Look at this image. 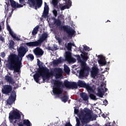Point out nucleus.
<instances>
[{
    "mask_svg": "<svg viewBox=\"0 0 126 126\" xmlns=\"http://www.w3.org/2000/svg\"><path fill=\"white\" fill-rule=\"evenodd\" d=\"M6 4H7V8H6V6L5 5V10H6V11H8V7L10 6V5L9 4H7V3H6Z\"/></svg>",
    "mask_w": 126,
    "mask_h": 126,
    "instance_id": "49530a36",
    "label": "nucleus"
},
{
    "mask_svg": "<svg viewBox=\"0 0 126 126\" xmlns=\"http://www.w3.org/2000/svg\"><path fill=\"white\" fill-rule=\"evenodd\" d=\"M54 87L53 88V93L54 95L59 96L61 94H63V89L61 87H63V85L66 88H77V84L76 82H70L67 80H65L64 81V84H63V82H61L59 80H55L54 83Z\"/></svg>",
    "mask_w": 126,
    "mask_h": 126,
    "instance_id": "f03ea898",
    "label": "nucleus"
},
{
    "mask_svg": "<svg viewBox=\"0 0 126 126\" xmlns=\"http://www.w3.org/2000/svg\"><path fill=\"white\" fill-rule=\"evenodd\" d=\"M81 57L83 62H87V61L88 60V57L84 56L83 54H81Z\"/></svg>",
    "mask_w": 126,
    "mask_h": 126,
    "instance_id": "f704fd0d",
    "label": "nucleus"
},
{
    "mask_svg": "<svg viewBox=\"0 0 126 126\" xmlns=\"http://www.w3.org/2000/svg\"><path fill=\"white\" fill-rule=\"evenodd\" d=\"M58 3H59V1H58V0H52V4H53L54 6L55 7H56V8L59 9V6H58Z\"/></svg>",
    "mask_w": 126,
    "mask_h": 126,
    "instance_id": "c756f323",
    "label": "nucleus"
},
{
    "mask_svg": "<svg viewBox=\"0 0 126 126\" xmlns=\"http://www.w3.org/2000/svg\"><path fill=\"white\" fill-rule=\"evenodd\" d=\"M104 93H105V91L103 88H97V93L96 94L97 96L100 97V98H103Z\"/></svg>",
    "mask_w": 126,
    "mask_h": 126,
    "instance_id": "dca6fc26",
    "label": "nucleus"
},
{
    "mask_svg": "<svg viewBox=\"0 0 126 126\" xmlns=\"http://www.w3.org/2000/svg\"><path fill=\"white\" fill-rule=\"evenodd\" d=\"M103 105L107 106L108 105V101L106 99L103 100Z\"/></svg>",
    "mask_w": 126,
    "mask_h": 126,
    "instance_id": "de8ad7c7",
    "label": "nucleus"
},
{
    "mask_svg": "<svg viewBox=\"0 0 126 126\" xmlns=\"http://www.w3.org/2000/svg\"><path fill=\"white\" fill-rule=\"evenodd\" d=\"M10 45L11 48H13V46H14V41H13V40H10Z\"/></svg>",
    "mask_w": 126,
    "mask_h": 126,
    "instance_id": "ea45409f",
    "label": "nucleus"
},
{
    "mask_svg": "<svg viewBox=\"0 0 126 126\" xmlns=\"http://www.w3.org/2000/svg\"><path fill=\"white\" fill-rule=\"evenodd\" d=\"M26 58L28 59V60H31V61H33L34 60V55H33V54H32L31 53L29 54L26 56Z\"/></svg>",
    "mask_w": 126,
    "mask_h": 126,
    "instance_id": "c85d7f7f",
    "label": "nucleus"
},
{
    "mask_svg": "<svg viewBox=\"0 0 126 126\" xmlns=\"http://www.w3.org/2000/svg\"><path fill=\"white\" fill-rule=\"evenodd\" d=\"M57 41H58V43H59V44H61V43H62V39H61V38L60 37H57L56 38Z\"/></svg>",
    "mask_w": 126,
    "mask_h": 126,
    "instance_id": "09e8293b",
    "label": "nucleus"
},
{
    "mask_svg": "<svg viewBox=\"0 0 126 126\" xmlns=\"http://www.w3.org/2000/svg\"><path fill=\"white\" fill-rule=\"evenodd\" d=\"M19 0V2L20 3H21V4H23V6L24 5H25V4H24V3L25 2V0Z\"/></svg>",
    "mask_w": 126,
    "mask_h": 126,
    "instance_id": "c03bdc74",
    "label": "nucleus"
},
{
    "mask_svg": "<svg viewBox=\"0 0 126 126\" xmlns=\"http://www.w3.org/2000/svg\"><path fill=\"white\" fill-rule=\"evenodd\" d=\"M82 53L83 56L84 57H88V53H87V52H85L83 51L82 52Z\"/></svg>",
    "mask_w": 126,
    "mask_h": 126,
    "instance_id": "a18cd8bd",
    "label": "nucleus"
},
{
    "mask_svg": "<svg viewBox=\"0 0 126 126\" xmlns=\"http://www.w3.org/2000/svg\"><path fill=\"white\" fill-rule=\"evenodd\" d=\"M1 30H2V29L1 28V25L0 23V32H1Z\"/></svg>",
    "mask_w": 126,
    "mask_h": 126,
    "instance_id": "680f3d73",
    "label": "nucleus"
},
{
    "mask_svg": "<svg viewBox=\"0 0 126 126\" xmlns=\"http://www.w3.org/2000/svg\"><path fill=\"white\" fill-rule=\"evenodd\" d=\"M71 58V53L69 51H67L65 52V59L66 61H69V59Z\"/></svg>",
    "mask_w": 126,
    "mask_h": 126,
    "instance_id": "bb28decb",
    "label": "nucleus"
},
{
    "mask_svg": "<svg viewBox=\"0 0 126 126\" xmlns=\"http://www.w3.org/2000/svg\"><path fill=\"white\" fill-rule=\"evenodd\" d=\"M53 48H54L53 50H55V51H56V50H58V46H57V45H56V44H54V45H53Z\"/></svg>",
    "mask_w": 126,
    "mask_h": 126,
    "instance_id": "5fc2aeb1",
    "label": "nucleus"
},
{
    "mask_svg": "<svg viewBox=\"0 0 126 126\" xmlns=\"http://www.w3.org/2000/svg\"><path fill=\"white\" fill-rule=\"evenodd\" d=\"M4 40V38H3V37L2 36H0V40L2 41V42H3V40Z\"/></svg>",
    "mask_w": 126,
    "mask_h": 126,
    "instance_id": "4d7b16f0",
    "label": "nucleus"
},
{
    "mask_svg": "<svg viewBox=\"0 0 126 126\" xmlns=\"http://www.w3.org/2000/svg\"><path fill=\"white\" fill-rule=\"evenodd\" d=\"M98 74V68L94 67L92 71L91 72V76L93 78H95L97 75Z\"/></svg>",
    "mask_w": 126,
    "mask_h": 126,
    "instance_id": "aec40b11",
    "label": "nucleus"
},
{
    "mask_svg": "<svg viewBox=\"0 0 126 126\" xmlns=\"http://www.w3.org/2000/svg\"><path fill=\"white\" fill-rule=\"evenodd\" d=\"M5 79L6 82H8V83L11 84L12 85H13V84L15 83V82H14L13 79L8 75L5 76Z\"/></svg>",
    "mask_w": 126,
    "mask_h": 126,
    "instance_id": "a211bd4d",
    "label": "nucleus"
},
{
    "mask_svg": "<svg viewBox=\"0 0 126 126\" xmlns=\"http://www.w3.org/2000/svg\"><path fill=\"white\" fill-rule=\"evenodd\" d=\"M98 63L99 64H101V65H106V64H107V62H106V59L104 58H100V59L98 61Z\"/></svg>",
    "mask_w": 126,
    "mask_h": 126,
    "instance_id": "a878e982",
    "label": "nucleus"
},
{
    "mask_svg": "<svg viewBox=\"0 0 126 126\" xmlns=\"http://www.w3.org/2000/svg\"><path fill=\"white\" fill-rule=\"evenodd\" d=\"M28 4L34 6L35 9L40 8L43 4V0H28Z\"/></svg>",
    "mask_w": 126,
    "mask_h": 126,
    "instance_id": "6e6552de",
    "label": "nucleus"
},
{
    "mask_svg": "<svg viewBox=\"0 0 126 126\" xmlns=\"http://www.w3.org/2000/svg\"><path fill=\"white\" fill-rule=\"evenodd\" d=\"M48 14H49V6L47 2H44V11L43 13V16L44 18H46L48 16Z\"/></svg>",
    "mask_w": 126,
    "mask_h": 126,
    "instance_id": "4468645a",
    "label": "nucleus"
},
{
    "mask_svg": "<svg viewBox=\"0 0 126 126\" xmlns=\"http://www.w3.org/2000/svg\"><path fill=\"white\" fill-rule=\"evenodd\" d=\"M53 13L55 16V17H57V15H58V11H57V10L54 9L53 11Z\"/></svg>",
    "mask_w": 126,
    "mask_h": 126,
    "instance_id": "a19ab883",
    "label": "nucleus"
},
{
    "mask_svg": "<svg viewBox=\"0 0 126 126\" xmlns=\"http://www.w3.org/2000/svg\"><path fill=\"white\" fill-rule=\"evenodd\" d=\"M1 23H2V24H4V21H2V22H1Z\"/></svg>",
    "mask_w": 126,
    "mask_h": 126,
    "instance_id": "774afa93",
    "label": "nucleus"
},
{
    "mask_svg": "<svg viewBox=\"0 0 126 126\" xmlns=\"http://www.w3.org/2000/svg\"><path fill=\"white\" fill-rule=\"evenodd\" d=\"M64 71L65 73H67V74H68L69 72H70V69L67 65H66L64 67Z\"/></svg>",
    "mask_w": 126,
    "mask_h": 126,
    "instance_id": "7c9ffc66",
    "label": "nucleus"
},
{
    "mask_svg": "<svg viewBox=\"0 0 126 126\" xmlns=\"http://www.w3.org/2000/svg\"><path fill=\"white\" fill-rule=\"evenodd\" d=\"M102 117H105V114H102Z\"/></svg>",
    "mask_w": 126,
    "mask_h": 126,
    "instance_id": "338daca9",
    "label": "nucleus"
},
{
    "mask_svg": "<svg viewBox=\"0 0 126 126\" xmlns=\"http://www.w3.org/2000/svg\"><path fill=\"white\" fill-rule=\"evenodd\" d=\"M73 46H74V44H73ZM72 48V43H68L67 46V50L68 51H71V49Z\"/></svg>",
    "mask_w": 126,
    "mask_h": 126,
    "instance_id": "473e14b6",
    "label": "nucleus"
},
{
    "mask_svg": "<svg viewBox=\"0 0 126 126\" xmlns=\"http://www.w3.org/2000/svg\"><path fill=\"white\" fill-rule=\"evenodd\" d=\"M22 125L23 126H32V124H31V122H30V121L28 119L24 120Z\"/></svg>",
    "mask_w": 126,
    "mask_h": 126,
    "instance_id": "393cba45",
    "label": "nucleus"
},
{
    "mask_svg": "<svg viewBox=\"0 0 126 126\" xmlns=\"http://www.w3.org/2000/svg\"><path fill=\"white\" fill-rule=\"evenodd\" d=\"M19 126H23V124H22V123H20L19 124Z\"/></svg>",
    "mask_w": 126,
    "mask_h": 126,
    "instance_id": "052dcab7",
    "label": "nucleus"
},
{
    "mask_svg": "<svg viewBox=\"0 0 126 126\" xmlns=\"http://www.w3.org/2000/svg\"><path fill=\"white\" fill-rule=\"evenodd\" d=\"M21 118V116L20 115V113L17 111H13L9 113V119L10 121H13V120H20Z\"/></svg>",
    "mask_w": 126,
    "mask_h": 126,
    "instance_id": "1a4fd4ad",
    "label": "nucleus"
},
{
    "mask_svg": "<svg viewBox=\"0 0 126 126\" xmlns=\"http://www.w3.org/2000/svg\"><path fill=\"white\" fill-rule=\"evenodd\" d=\"M12 91V87L10 85H5L3 86V88L2 89V93L3 94H6L7 95L11 93Z\"/></svg>",
    "mask_w": 126,
    "mask_h": 126,
    "instance_id": "f8f14e48",
    "label": "nucleus"
},
{
    "mask_svg": "<svg viewBox=\"0 0 126 126\" xmlns=\"http://www.w3.org/2000/svg\"><path fill=\"white\" fill-rule=\"evenodd\" d=\"M81 63V65L82 67H88V66H86V61H82V60L80 62Z\"/></svg>",
    "mask_w": 126,
    "mask_h": 126,
    "instance_id": "2f4dec72",
    "label": "nucleus"
},
{
    "mask_svg": "<svg viewBox=\"0 0 126 126\" xmlns=\"http://www.w3.org/2000/svg\"><path fill=\"white\" fill-rule=\"evenodd\" d=\"M74 113L76 114V115H77V114H78L79 112V110L78 109H74Z\"/></svg>",
    "mask_w": 126,
    "mask_h": 126,
    "instance_id": "864d4df0",
    "label": "nucleus"
},
{
    "mask_svg": "<svg viewBox=\"0 0 126 126\" xmlns=\"http://www.w3.org/2000/svg\"><path fill=\"white\" fill-rule=\"evenodd\" d=\"M68 8H69V7L68 6V5L62 6L61 7L62 10H64V9H68Z\"/></svg>",
    "mask_w": 126,
    "mask_h": 126,
    "instance_id": "4c0bfd02",
    "label": "nucleus"
},
{
    "mask_svg": "<svg viewBox=\"0 0 126 126\" xmlns=\"http://www.w3.org/2000/svg\"><path fill=\"white\" fill-rule=\"evenodd\" d=\"M87 85V84H86V82L84 81L79 80L78 82V86H79V87L85 88Z\"/></svg>",
    "mask_w": 126,
    "mask_h": 126,
    "instance_id": "412c9836",
    "label": "nucleus"
},
{
    "mask_svg": "<svg viewBox=\"0 0 126 126\" xmlns=\"http://www.w3.org/2000/svg\"><path fill=\"white\" fill-rule=\"evenodd\" d=\"M90 98L92 99V100H97V98H96V95H95L93 94H90Z\"/></svg>",
    "mask_w": 126,
    "mask_h": 126,
    "instance_id": "72a5a7b5",
    "label": "nucleus"
},
{
    "mask_svg": "<svg viewBox=\"0 0 126 126\" xmlns=\"http://www.w3.org/2000/svg\"><path fill=\"white\" fill-rule=\"evenodd\" d=\"M69 5H70L71 4V1H70V0H68V1H67Z\"/></svg>",
    "mask_w": 126,
    "mask_h": 126,
    "instance_id": "bf43d9fd",
    "label": "nucleus"
},
{
    "mask_svg": "<svg viewBox=\"0 0 126 126\" xmlns=\"http://www.w3.org/2000/svg\"><path fill=\"white\" fill-rule=\"evenodd\" d=\"M33 52L36 58H41L44 55V51L40 47H36Z\"/></svg>",
    "mask_w": 126,
    "mask_h": 126,
    "instance_id": "ddd939ff",
    "label": "nucleus"
},
{
    "mask_svg": "<svg viewBox=\"0 0 126 126\" xmlns=\"http://www.w3.org/2000/svg\"><path fill=\"white\" fill-rule=\"evenodd\" d=\"M15 100H16V93L15 91H13L7 100V104L8 105H12L13 102H15Z\"/></svg>",
    "mask_w": 126,
    "mask_h": 126,
    "instance_id": "9b49d317",
    "label": "nucleus"
},
{
    "mask_svg": "<svg viewBox=\"0 0 126 126\" xmlns=\"http://www.w3.org/2000/svg\"><path fill=\"white\" fill-rule=\"evenodd\" d=\"M76 124L75 126H80V120L77 117H76Z\"/></svg>",
    "mask_w": 126,
    "mask_h": 126,
    "instance_id": "e433bc0d",
    "label": "nucleus"
},
{
    "mask_svg": "<svg viewBox=\"0 0 126 126\" xmlns=\"http://www.w3.org/2000/svg\"><path fill=\"white\" fill-rule=\"evenodd\" d=\"M107 90H108V89H107V88H105V90H104L105 93L106 92H107Z\"/></svg>",
    "mask_w": 126,
    "mask_h": 126,
    "instance_id": "e2e57ef3",
    "label": "nucleus"
},
{
    "mask_svg": "<svg viewBox=\"0 0 126 126\" xmlns=\"http://www.w3.org/2000/svg\"><path fill=\"white\" fill-rule=\"evenodd\" d=\"M17 51L18 55L15 54H11L8 56V67L10 70H14L15 72H19L22 65L23 57L28 52V47L21 46L17 49Z\"/></svg>",
    "mask_w": 126,
    "mask_h": 126,
    "instance_id": "f257e3e1",
    "label": "nucleus"
},
{
    "mask_svg": "<svg viewBox=\"0 0 126 126\" xmlns=\"http://www.w3.org/2000/svg\"><path fill=\"white\" fill-rule=\"evenodd\" d=\"M53 64H55V65H58L60 63H59V61H58V60H54L53 62Z\"/></svg>",
    "mask_w": 126,
    "mask_h": 126,
    "instance_id": "37998d69",
    "label": "nucleus"
},
{
    "mask_svg": "<svg viewBox=\"0 0 126 126\" xmlns=\"http://www.w3.org/2000/svg\"><path fill=\"white\" fill-rule=\"evenodd\" d=\"M88 70H89V67H82L79 71V78L82 79L85 76H88V74H89Z\"/></svg>",
    "mask_w": 126,
    "mask_h": 126,
    "instance_id": "9d476101",
    "label": "nucleus"
},
{
    "mask_svg": "<svg viewBox=\"0 0 126 126\" xmlns=\"http://www.w3.org/2000/svg\"><path fill=\"white\" fill-rule=\"evenodd\" d=\"M63 69L61 68H54L50 70L48 69V72L46 73L45 76H43V82L45 83L46 79H49L51 76H55L56 78H60L63 76Z\"/></svg>",
    "mask_w": 126,
    "mask_h": 126,
    "instance_id": "20e7f679",
    "label": "nucleus"
},
{
    "mask_svg": "<svg viewBox=\"0 0 126 126\" xmlns=\"http://www.w3.org/2000/svg\"><path fill=\"white\" fill-rule=\"evenodd\" d=\"M85 88H86L88 92L90 93H94V90H93V88L90 86V85H89V84H87Z\"/></svg>",
    "mask_w": 126,
    "mask_h": 126,
    "instance_id": "4be33fe9",
    "label": "nucleus"
},
{
    "mask_svg": "<svg viewBox=\"0 0 126 126\" xmlns=\"http://www.w3.org/2000/svg\"><path fill=\"white\" fill-rule=\"evenodd\" d=\"M76 58H77V61L79 63H80L82 60H81V57L79 55H76Z\"/></svg>",
    "mask_w": 126,
    "mask_h": 126,
    "instance_id": "58836bf2",
    "label": "nucleus"
},
{
    "mask_svg": "<svg viewBox=\"0 0 126 126\" xmlns=\"http://www.w3.org/2000/svg\"><path fill=\"white\" fill-rule=\"evenodd\" d=\"M10 3L11 6H12L13 8H20L21 7H23V5L16 3V2H15L14 0L10 2Z\"/></svg>",
    "mask_w": 126,
    "mask_h": 126,
    "instance_id": "f3484780",
    "label": "nucleus"
},
{
    "mask_svg": "<svg viewBox=\"0 0 126 126\" xmlns=\"http://www.w3.org/2000/svg\"><path fill=\"white\" fill-rule=\"evenodd\" d=\"M79 120L82 124L81 125V126H84L85 125L88 124L90 121H93L91 110L87 108H85L83 111L81 112Z\"/></svg>",
    "mask_w": 126,
    "mask_h": 126,
    "instance_id": "7ed1b4c3",
    "label": "nucleus"
},
{
    "mask_svg": "<svg viewBox=\"0 0 126 126\" xmlns=\"http://www.w3.org/2000/svg\"><path fill=\"white\" fill-rule=\"evenodd\" d=\"M79 51H80V52L82 53L83 52V51H84V49H82V47H79Z\"/></svg>",
    "mask_w": 126,
    "mask_h": 126,
    "instance_id": "13d9d810",
    "label": "nucleus"
},
{
    "mask_svg": "<svg viewBox=\"0 0 126 126\" xmlns=\"http://www.w3.org/2000/svg\"><path fill=\"white\" fill-rule=\"evenodd\" d=\"M1 58H4L5 57V53L4 52L1 53Z\"/></svg>",
    "mask_w": 126,
    "mask_h": 126,
    "instance_id": "3c124183",
    "label": "nucleus"
},
{
    "mask_svg": "<svg viewBox=\"0 0 126 126\" xmlns=\"http://www.w3.org/2000/svg\"><path fill=\"white\" fill-rule=\"evenodd\" d=\"M7 30L8 31L10 35L11 36V37H12V38H13L15 40H19L18 37L16 36V34L13 33V32L12 31V30H11V28H10V27H9V26H7Z\"/></svg>",
    "mask_w": 126,
    "mask_h": 126,
    "instance_id": "2eb2a0df",
    "label": "nucleus"
},
{
    "mask_svg": "<svg viewBox=\"0 0 126 126\" xmlns=\"http://www.w3.org/2000/svg\"><path fill=\"white\" fill-rule=\"evenodd\" d=\"M50 27L51 28L53 27V25H50Z\"/></svg>",
    "mask_w": 126,
    "mask_h": 126,
    "instance_id": "69168bd1",
    "label": "nucleus"
},
{
    "mask_svg": "<svg viewBox=\"0 0 126 126\" xmlns=\"http://www.w3.org/2000/svg\"><path fill=\"white\" fill-rule=\"evenodd\" d=\"M48 36H49V35L47 33H43L39 37V39L37 40V41L27 42L26 45L28 47H39L42 45V43H43L44 41H46L47 39H48Z\"/></svg>",
    "mask_w": 126,
    "mask_h": 126,
    "instance_id": "423d86ee",
    "label": "nucleus"
},
{
    "mask_svg": "<svg viewBox=\"0 0 126 126\" xmlns=\"http://www.w3.org/2000/svg\"><path fill=\"white\" fill-rule=\"evenodd\" d=\"M48 49L49 51H54V48H52V47L48 46Z\"/></svg>",
    "mask_w": 126,
    "mask_h": 126,
    "instance_id": "6e6d98bb",
    "label": "nucleus"
},
{
    "mask_svg": "<svg viewBox=\"0 0 126 126\" xmlns=\"http://www.w3.org/2000/svg\"><path fill=\"white\" fill-rule=\"evenodd\" d=\"M53 19L54 20V24H55L56 26L58 27L61 26V25H62V22L61 21V20L57 19L55 17H53Z\"/></svg>",
    "mask_w": 126,
    "mask_h": 126,
    "instance_id": "5701e85b",
    "label": "nucleus"
},
{
    "mask_svg": "<svg viewBox=\"0 0 126 126\" xmlns=\"http://www.w3.org/2000/svg\"><path fill=\"white\" fill-rule=\"evenodd\" d=\"M65 126H72L71 124H70V122L66 123L65 124Z\"/></svg>",
    "mask_w": 126,
    "mask_h": 126,
    "instance_id": "603ef678",
    "label": "nucleus"
},
{
    "mask_svg": "<svg viewBox=\"0 0 126 126\" xmlns=\"http://www.w3.org/2000/svg\"><path fill=\"white\" fill-rule=\"evenodd\" d=\"M84 51H90V48H89L88 46H84L83 48Z\"/></svg>",
    "mask_w": 126,
    "mask_h": 126,
    "instance_id": "79ce46f5",
    "label": "nucleus"
},
{
    "mask_svg": "<svg viewBox=\"0 0 126 126\" xmlns=\"http://www.w3.org/2000/svg\"><path fill=\"white\" fill-rule=\"evenodd\" d=\"M67 62H68L69 63H75V62H76V59H75V58L71 57L69 60H68Z\"/></svg>",
    "mask_w": 126,
    "mask_h": 126,
    "instance_id": "c9c22d12",
    "label": "nucleus"
},
{
    "mask_svg": "<svg viewBox=\"0 0 126 126\" xmlns=\"http://www.w3.org/2000/svg\"><path fill=\"white\" fill-rule=\"evenodd\" d=\"M80 96L83 100V101H88L89 97L86 93H81L80 94Z\"/></svg>",
    "mask_w": 126,
    "mask_h": 126,
    "instance_id": "6ab92c4d",
    "label": "nucleus"
},
{
    "mask_svg": "<svg viewBox=\"0 0 126 126\" xmlns=\"http://www.w3.org/2000/svg\"><path fill=\"white\" fill-rule=\"evenodd\" d=\"M57 61H58V63H63V61L62 60V57L59 58L58 60H57Z\"/></svg>",
    "mask_w": 126,
    "mask_h": 126,
    "instance_id": "8fccbe9b",
    "label": "nucleus"
},
{
    "mask_svg": "<svg viewBox=\"0 0 126 126\" xmlns=\"http://www.w3.org/2000/svg\"><path fill=\"white\" fill-rule=\"evenodd\" d=\"M37 65L41 72H38L33 76L34 80L37 83L39 82V78H40L41 76L43 79V76H46V74L49 72V69L47 67H43V63L41 62L39 59H37Z\"/></svg>",
    "mask_w": 126,
    "mask_h": 126,
    "instance_id": "39448f33",
    "label": "nucleus"
},
{
    "mask_svg": "<svg viewBox=\"0 0 126 126\" xmlns=\"http://www.w3.org/2000/svg\"><path fill=\"white\" fill-rule=\"evenodd\" d=\"M59 30L60 31L63 30L64 32H66L68 34V37H71L74 34H75V31L70 28H68V26H60Z\"/></svg>",
    "mask_w": 126,
    "mask_h": 126,
    "instance_id": "0eeeda50",
    "label": "nucleus"
},
{
    "mask_svg": "<svg viewBox=\"0 0 126 126\" xmlns=\"http://www.w3.org/2000/svg\"><path fill=\"white\" fill-rule=\"evenodd\" d=\"M16 122H17V120H15V121L14 122V124L13 125H14V124H16Z\"/></svg>",
    "mask_w": 126,
    "mask_h": 126,
    "instance_id": "0e129e2a",
    "label": "nucleus"
},
{
    "mask_svg": "<svg viewBox=\"0 0 126 126\" xmlns=\"http://www.w3.org/2000/svg\"><path fill=\"white\" fill-rule=\"evenodd\" d=\"M40 26L39 25L36 26L32 30V35L33 36H35L38 33V32L39 31V28Z\"/></svg>",
    "mask_w": 126,
    "mask_h": 126,
    "instance_id": "b1692460",
    "label": "nucleus"
},
{
    "mask_svg": "<svg viewBox=\"0 0 126 126\" xmlns=\"http://www.w3.org/2000/svg\"><path fill=\"white\" fill-rule=\"evenodd\" d=\"M60 99L62 100V102H63V103H66L68 100V96L66 94L64 95L63 96H61Z\"/></svg>",
    "mask_w": 126,
    "mask_h": 126,
    "instance_id": "cd10ccee",
    "label": "nucleus"
}]
</instances>
